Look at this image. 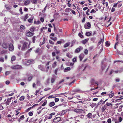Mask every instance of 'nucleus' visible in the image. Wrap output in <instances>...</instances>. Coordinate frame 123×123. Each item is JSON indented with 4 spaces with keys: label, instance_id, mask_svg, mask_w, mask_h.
<instances>
[{
    "label": "nucleus",
    "instance_id": "nucleus-1",
    "mask_svg": "<svg viewBox=\"0 0 123 123\" xmlns=\"http://www.w3.org/2000/svg\"><path fill=\"white\" fill-rule=\"evenodd\" d=\"M21 67L19 65H15L12 66L11 68L13 69H19L21 68Z\"/></svg>",
    "mask_w": 123,
    "mask_h": 123
},
{
    "label": "nucleus",
    "instance_id": "nucleus-2",
    "mask_svg": "<svg viewBox=\"0 0 123 123\" xmlns=\"http://www.w3.org/2000/svg\"><path fill=\"white\" fill-rule=\"evenodd\" d=\"M38 30V27L34 26H31L30 29V31L32 32H34Z\"/></svg>",
    "mask_w": 123,
    "mask_h": 123
},
{
    "label": "nucleus",
    "instance_id": "nucleus-3",
    "mask_svg": "<svg viewBox=\"0 0 123 123\" xmlns=\"http://www.w3.org/2000/svg\"><path fill=\"white\" fill-rule=\"evenodd\" d=\"M26 35L28 37H31L34 34V33L31 32L30 31H28L26 32Z\"/></svg>",
    "mask_w": 123,
    "mask_h": 123
},
{
    "label": "nucleus",
    "instance_id": "nucleus-4",
    "mask_svg": "<svg viewBox=\"0 0 123 123\" xmlns=\"http://www.w3.org/2000/svg\"><path fill=\"white\" fill-rule=\"evenodd\" d=\"M28 44V43L25 42H24L23 44L22 48L21 49L22 50H24L25 49L27 48V46Z\"/></svg>",
    "mask_w": 123,
    "mask_h": 123
},
{
    "label": "nucleus",
    "instance_id": "nucleus-5",
    "mask_svg": "<svg viewBox=\"0 0 123 123\" xmlns=\"http://www.w3.org/2000/svg\"><path fill=\"white\" fill-rule=\"evenodd\" d=\"M91 26L89 22H87L86 25H85L84 27L86 29H90L91 27Z\"/></svg>",
    "mask_w": 123,
    "mask_h": 123
},
{
    "label": "nucleus",
    "instance_id": "nucleus-6",
    "mask_svg": "<svg viewBox=\"0 0 123 123\" xmlns=\"http://www.w3.org/2000/svg\"><path fill=\"white\" fill-rule=\"evenodd\" d=\"M61 120V118L60 117H55L53 119V122L55 123H57Z\"/></svg>",
    "mask_w": 123,
    "mask_h": 123
},
{
    "label": "nucleus",
    "instance_id": "nucleus-7",
    "mask_svg": "<svg viewBox=\"0 0 123 123\" xmlns=\"http://www.w3.org/2000/svg\"><path fill=\"white\" fill-rule=\"evenodd\" d=\"M9 49L10 51H12L14 49V47L13 45L11 43L9 44Z\"/></svg>",
    "mask_w": 123,
    "mask_h": 123
},
{
    "label": "nucleus",
    "instance_id": "nucleus-8",
    "mask_svg": "<svg viewBox=\"0 0 123 123\" xmlns=\"http://www.w3.org/2000/svg\"><path fill=\"white\" fill-rule=\"evenodd\" d=\"M34 18V16H31V17L28 19V22L29 23H32V20Z\"/></svg>",
    "mask_w": 123,
    "mask_h": 123
},
{
    "label": "nucleus",
    "instance_id": "nucleus-9",
    "mask_svg": "<svg viewBox=\"0 0 123 123\" xmlns=\"http://www.w3.org/2000/svg\"><path fill=\"white\" fill-rule=\"evenodd\" d=\"M83 48L81 46H80L76 49L75 52L76 53H79L80 51Z\"/></svg>",
    "mask_w": 123,
    "mask_h": 123
},
{
    "label": "nucleus",
    "instance_id": "nucleus-10",
    "mask_svg": "<svg viewBox=\"0 0 123 123\" xmlns=\"http://www.w3.org/2000/svg\"><path fill=\"white\" fill-rule=\"evenodd\" d=\"M25 118L24 116V115H22L18 119V123H20L21 120H23Z\"/></svg>",
    "mask_w": 123,
    "mask_h": 123
},
{
    "label": "nucleus",
    "instance_id": "nucleus-11",
    "mask_svg": "<svg viewBox=\"0 0 123 123\" xmlns=\"http://www.w3.org/2000/svg\"><path fill=\"white\" fill-rule=\"evenodd\" d=\"M117 118L116 117H113L112 118V121H115V123H118V121H117Z\"/></svg>",
    "mask_w": 123,
    "mask_h": 123
},
{
    "label": "nucleus",
    "instance_id": "nucleus-12",
    "mask_svg": "<svg viewBox=\"0 0 123 123\" xmlns=\"http://www.w3.org/2000/svg\"><path fill=\"white\" fill-rule=\"evenodd\" d=\"M84 56V55L83 54H81L79 56V57L80 59V61H81L83 58Z\"/></svg>",
    "mask_w": 123,
    "mask_h": 123
},
{
    "label": "nucleus",
    "instance_id": "nucleus-13",
    "mask_svg": "<svg viewBox=\"0 0 123 123\" xmlns=\"http://www.w3.org/2000/svg\"><path fill=\"white\" fill-rule=\"evenodd\" d=\"M71 44V43L70 42H68L65 44H64L63 45V46L64 48H66L70 45Z\"/></svg>",
    "mask_w": 123,
    "mask_h": 123
},
{
    "label": "nucleus",
    "instance_id": "nucleus-14",
    "mask_svg": "<svg viewBox=\"0 0 123 123\" xmlns=\"http://www.w3.org/2000/svg\"><path fill=\"white\" fill-rule=\"evenodd\" d=\"M71 70V68L70 67H67L65 68L64 70V71L65 72H68Z\"/></svg>",
    "mask_w": 123,
    "mask_h": 123
},
{
    "label": "nucleus",
    "instance_id": "nucleus-15",
    "mask_svg": "<svg viewBox=\"0 0 123 123\" xmlns=\"http://www.w3.org/2000/svg\"><path fill=\"white\" fill-rule=\"evenodd\" d=\"M28 18V14H26L23 17V20L25 21L26 19Z\"/></svg>",
    "mask_w": 123,
    "mask_h": 123
},
{
    "label": "nucleus",
    "instance_id": "nucleus-16",
    "mask_svg": "<svg viewBox=\"0 0 123 123\" xmlns=\"http://www.w3.org/2000/svg\"><path fill=\"white\" fill-rule=\"evenodd\" d=\"M30 0H27L25 1L24 3V4L25 5H27L30 3Z\"/></svg>",
    "mask_w": 123,
    "mask_h": 123
},
{
    "label": "nucleus",
    "instance_id": "nucleus-17",
    "mask_svg": "<svg viewBox=\"0 0 123 123\" xmlns=\"http://www.w3.org/2000/svg\"><path fill=\"white\" fill-rule=\"evenodd\" d=\"M11 101L10 99H7L5 103L6 105H9Z\"/></svg>",
    "mask_w": 123,
    "mask_h": 123
},
{
    "label": "nucleus",
    "instance_id": "nucleus-18",
    "mask_svg": "<svg viewBox=\"0 0 123 123\" xmlns=\"http://www.w3.org/2000/svg\"><path fill=\"white\" fill-rule=\"evenodd\" d=\"M38 68L42 71H44V69L43 68V65H39L38 66Z\"/></svg>",
    "mask_w": 123,
    "mask_h": 123
},
{
    "label": "nucleus",
    "instance_id": "nucleus-19",
    "mask_svg": "<svg viewBox=\"0 0 123 123\" xmlns=\"http://www.w3.org/2000/svg\"><path fill=\"white\" fill-rule=\"evenodd\" d=\"M89 39L88 38L85 39L82 41V43L85 44L89 40Z\"/></svg>",
    "mask_w": 123,
    "mask_h": 123
},
{
    "label": "nucleus",
    "instance_id": "nucleus-20",
    "mask_svg": "<svg viewBox=\"0 0 123 123\" xmlns=\"http://www.w3.org/2000/svg\"><path fill=\"white\" fill-rule=\"evenodd\" d=\"M2 47L5 49H7L8 48V45L6 43H4L2 45Z\"/></svg>",
    "mask_w": 123,
    "mask_h": 123
},
{
    "label": "nucleus",
    "instance_id": "nucleus-21",
    "mask_svg": "<svg viewBox=\"0 0 123 123\" xmlns=\"http://www.w3.org/2000/svg\"><path fill=\"white\" fill-rule=\"evenodd\" d=\"M67 56L69 58H71L72 57V55L69 53H68L66 54Z\"/></svg>",
    "mask_w": 123,
    "mask_h": 123
},
{
    "label": "nucleus",
    "instance_id": "nucleus-22",
    "mask_svg": "<svg viewBox=\"0 0 123 123\" xmlns=\"http://www.w3.org/2000/svg\"><path fill=\"white\" fill-rule=\"evenodd\" d=\"M55 103L54 102H50L49 103V105L51 107L55 105Z\"/></svg>",
    "mask_w": 123,
    "mask_h": 123
},
{
    "label": "nucleus",
    "instance_id": "nucleus-23",
    "mask_svg": "<svg viewBox=\"0 0 123 123\" xmlns=\"http://www.w3.org/2000/svg\"><path fill=\"white\" fill-rule=\"evenodd\" d=\"M71 10V9L69 8H67L65 10V11L67 12H69Z\"/></svg>",
    "mask_w": 123,
    "mask_h": 123
},
{
    "label": "nucleus",
    "instance_id": "nucleus-24",
    "mask_svg": "<svg viewBox=\"0 0 123 123\" xmlns=\"http://www.w3.org/2000/svg\"><path fill=\"white\" fill-rule=\"evenodd\" d=\"M102 70H104L105 69L106 66V64L103 65V63L102 62Z\"/></svg>",
    "mask_w": 123,
    "mask_h": 123
},
{
    "label": "nucleus",
    "instance_id": "nucleus-25",
    "mask_svg": "<svg viewBox=\"0 0 123 123\" xmlns=\"http://www.w3.org/2000/svg\"><path fill=\"white\" fill-rule=\"evenodd\" d=\"M95 80L94 79H92L91 81V83L92 85H94L95 84Z\"/></svg>",
    "mask_w": 123,
    "mask_h": 123
},
{
    "label": "nucleus",
    "instance_id": "nucleus-26",
    "mask_svg": "<svg viewBox=\"0 0 123 123\" xmlns=\"http://www.w3.org/2000/svg\"><path fill=\"white\" fill-rule=\"evenodd\" d=\"M114 95V94L113 93L111 94H109L107 95H108L109 96V97L110 98H111Z\"/></svg>",
    "mask_w": 123,
    "mask_h": 123
},
{
    "label": "nucleus",
    "instance_id": "nucleus-27",
    "mask_svg": "<svg viewBox=\"0 0 123 123\" xmlns=\"http://www.w3.org/2000/svg\"><path fill=\"white\" fill-rule=\"evenodd\" d=\"M16 59V57L14 56H12L11 58V60L12 61H15Z\"/></svg>",
    "mask_w": 123,
    "mask_h": 123
},
{
    "label": "nucleus",
    "instance_id": "nucleus-28",
    "mask_svg": "<svg viewBox=\"0 0 123 123\" xmlns=\"http://www.w3.org/2000/svg\"><path fill=\"white\" fill-rule=\"evenodd\" d=\"M5 7L6 9L7 10H9L11 9V7L10 6L8 5H5Z\"/></svg>",
    "mask_w": 123,
    "mask_h": 123
},
{
    "label": "nucleus",
    "instance_id": "nucleus-29",
    "mask_svg": "<svg viewBox=\"0 0 123 123\" xmlns=\"http://www.w3.org/2000/svg\"><path fill=\"white\" fill-rule=\"evenodd\" d=\"M38 0H31V2L32 4H36L37 3Z\"/></svg>",
    "mask_w": 123,
    "mask_h": 123
},
{
    "label": "nucleus",
    "instance_id": "nucleus-30",
    "mask_svg": "<svg viewBox=\"0 0 123 123\" xmlns=\"http://www.w3.org/2000/svg\"><path fill=\"white\" fill-rule=\"evenodd\" d=\"M106 109L105 106L104 105L103 106H102L101 109V111H104Z\"/></svg>",
    "mask_w": 123,
    "mask_h": 123
},
{
    "label": "nucleus",
    "instance_id": "nucleus-31",
    "mask_svg": "<svg viewBox=\"0 0 123 123\" xmlns=\"http://www.w3.org/2000/svg\"><path fill=\"white\" fill-rule=\"evenodd\" d=\"M104 41V39L103 38V39H101L99 41L98 43V45H100L101 43L102 42V43H103V42Z\"/></svg>",
    "mask_w": 123,
    "mask_h": 123
},
{
    "label": "nucleus",
    "instance_id": "nucleus-32",
    "mask_svg": "<svg viewBox=\"0 0 123 123\" xmlns=\"http://www.w3.org/2000/svg\"><path fill=\"white\" fill-rule=\"evenodd\" d=\"M92 114L91 113H89L87 115L88 118H91L92 117Z\"/></svg>",
    "mask_w": 123,
    "mask_h": 123
},
{
    "label": "nucleus",
    "instance_id": "nucleus-33",
    "mask_svg": "<svg viewBox=\"0 0 123 123\" xmlns=\"http://www.w3.org/2000/svg\"><path fill=\"white\" fill-rule=\"evenodd\" d=\"M77 57H75L74 58L72 59V61L73 62H75L77 61Z\"/></svg>",
    "mask_w": 123,
    "mask_h": 123
},
{
    "label": "nucleus",
    "instance_id": "nucleus-34",
    "mask_svg": "<svg viewBox=\"0 0 123 123\" xmlns=\"http://www.w3.org/2000/svg\"><path fill=\"white\" fill-rule=\"evenodd\" d=\"M36 36H34L32 37V42L33 43H34L36 41Z\"/></svg>",
    "mask_w": 123,
    "mask_h": 123
},
{
    "label": "nucleus",
    "instance_id": "nucleus-35",
    "mask_svg": "<svg viewBox=\"0 0 123 123\" xmlns=\"http://www.w3.org/2000/svg\"><path fill=\"white\" fill-rule=\"evenodd\" d=\"M34 23L35 24H40L41 22L39 21H38L37 22H36L35 21H34Z\"/></svg>",
    "mask_w": 123,
    "mask_h": 123
},
{
    "label": "nucleus",
    "instance_id": "nucleus-36",
    "mask_svg": "<svg viewBox=\"0 0 123 123\" xmlns=\"http://www.w3.org/2000/svg\"><path fill=\"white\" fill-rule=\"evenodd\" d=\"M57 62H54L52 64V67L53 68H55Z\"/></svg>",
    "mask_w": 123,
    "mask_h": 123
},
{
    "label": "nucleus",
    "instance_id": "nucleus-37",
    "mask_svg": "<svg viewBox=\"0 0 123 123\" xmlns=\"http://www.w3.org/2000/svg\"><path fill=\"white\" fill-rule=\"evenodd\" d=\"M50 38L51 39L53 40L54 41H55L57 40V38L56 37H51Z\"/></svg>",
    "mask_w": 123,
    "mask_h": 123
},
{
    "label": "nucleus",
    "instance_id": "nucleus-38",
    "mask_svg": "<svg viewBox=\"0 0 123 123\" xmlns=\"http://www.w3.org/2000/svg\"><path fill=\"white\" fill-rule=\"evenodd\" d=\"M80 91V90L79 89H76L74 90H73L72 91V92H79V91Z\"/></svg>",
    "mask_w": 123,
    "mask_h": 123
},
{
    "label": "nucleus",
    "instance_id": "nucleus-39",
    "mask_svg": "<svg viewBox=\"0 0 123 123\" xmlns=\"http://www.w3.org/2000/svg\"><path fill=\"white\" fill-rule=\"evenodd\" d=\"M80 109H75L74 110V111L77 113H79V112H80Z\"/></svg>",
    "mask_w": 123,
    "mask_h": 123
},
{
    "label": "nucleus",
    "instance_id": "nucleus-40",
    "mask_svg": "<svg viewBox=\"0 0 123 123\" xmlns=\"http://www.w3.org/2000/svg\"><path fill=\"white\" fill-rule=\"evenodd\" d=\"M20 28L21 30L25 29V27L24 25H21L20 26Z\"/></svg>",
    "mask_w": 123,
    "mask_h": 123
},
{
    "label": "nucleus",
    "instance_id": "nucleus-41",
    "mask_svg": "<svg viewBox=\"0 0 123 123\" xmlns=\"http://www.w3.org/2000/svg\"><path fill=\"white\" fill-rule=\"evenodd\" d=\"M44 43H45L44 39V40H43V41L42 42H41L40 43V46L41 47V45H42L43 44H44Z\"/></svg>",
    "mask_w": 123,
    "mask_h": 123
},
{
    "label": "nucleus",
    "instance_id": "nucleus-42",
    "mask_svg": "<svg viewBox=\"0 0 123 123\" xmlns=\"http://www.w3.org/2000/svg\"><path fill=\"white\" fill-rule=\"evenodd\" d=\"M105 44L106 45L107 47H109L110 45V43L108 41L106 42Z\"/></svg>",
    "mask_w": 123,
    "mask_h": 123
},
{
    "label": "nucleus",
    "instance_id": "nucleus-43",
    "mask_svg": "<svg viewBox=\"0 0 123 123\" xmlns=\"http://www.w3.org/2000/svg\"><path fill=\"white\" fill-rule=\"evenodd\" d=\"M25 99V97L24 96H22L21 97L19 98V100L20 101H22Z\"/></svg>",
    "mask_w": 123,
    "mask_h": 123
},
{
    "label": "nucleus",
    "instance_id": "nucleus-44",
    "mask_svg": "<svg viewBox=\"0 0 123 123\" xmlns=\"http://www.w3.org/2000/svg\"><path fill=\"white\" fill-rule=\"evenodd\" d=\"M103 100L101 99L100 100L99 102L98 103V105H99L100 104H101V103L102 104L103 103Z\"/></svg>",
    "mask_w": 123,
    "mask_h": 123
},
{
    "label": "nucleus",
    "instance_id": "nucleus-45",
    "mask_svg": "<svg viewBox=\"0 0 123 123\" xmlns=\"http://www.w3.org/2000/svg\"><path fill=\"white\" fill-rule=\"evenodd\" d=\"M47 104V100H46L42 105V106H44L45 105Z\"/></svg>",
    "mask_w": 123,
    "mask_h": 123
},
{
    "label": "nucleus",
    "instance_id": "nucleus-46",
    "mask_svg": "<svg viewBox=\"0 0 123 123\" xmlns=\"http://www.w3.org/2000/svg\"><path fill=\"white\" fill-rule=\"evenodd\" d=\"M33 108V107H30V108H28L26 110V111L27 112L30 111L31 108Z\"/></svg>",
    "mask_w": 123,
    "mask_h": 123
},
{
    "label": "nucleus",
    "instance_id": "nucleus-47",
    "mask_svg": "<svg viewBox=\"0 0 123 123\" xmlns=\"http://www.w3.org/2000/svg\"><path fill=\"white\" fill-rule=\"evenodd\" d=\"M84 53L86 55L88 53V51L87 49H85V50L84 51Z\"/></svg>",
    "mask_w": 123,
    "mask_h": 123
},
{
    "label": "nucleus",
    "instance_id": "nucleus-48",
    "mask_svg": "<svg viewBox=\"0 0 123 123\" xmlns=\"http://www.w3.org/2000/svg\"><path fill=\"white\" fill-rule=\"evenodd\" d=\"M0 61L1 62H3L4 61V58L2 57H0Z\"/></svg>",
    "mask_w": 123,
    "mask_h": 123
},
{
    "label": "nucleus",
    "instance_id": "nucleus-49",
    "mask_svg": "<svg viewBox=\"0 0 123 123\" xmlns=\"http://www.w3.org/2000/svg\"><path fill=\"white\" fill-rule=\"evenodd\" d=\"M91 34V33L89 32H87L86 33V35L87 36H90Z\"/></svg>",
    "mask_w": 123,
    "mask_h": 123
},
{
    "label": "nucleus",
    "instance_id": "nucleus-50",
    "mask_svg": "<svg viewBox=\"0 0 123 123\" xmlns=\"http://www.w3.org/2000/svg\"><path fill=\"white\" fill-rule=\"evenodd\" d=\"M65 113V111L63 110L62 111V112L61 114V116L64 115Z\"/></svg>",
    "mask_w": 123,
    "mask_h": 123
},
{
    "label": "nucleus",
    "instance_id": "nucleus-51",
    "mask_svg": "<svg viewBox=\"0 0 123 123\" xmlns=\"http://www.w3.org/2000/svg\"><path fill=\"white\" fill-rule=\"evenodd\" d=\"M67 94V92H65L64 93H62L60 94H57L56 95H64L65 94Z\"/></svg>",
    "mask_w": 123,
    "mask_h": 123
},
{
    "label": "nucleus",
    "instance_id": "nucleus-52",
    "mask_svg": "<svg viewBox=\"0 0 123 123\" xmlns=\"http://www.w3.org/2000/svg\"><path fill=\"white\" fill-rule=\"evenodd\" d=\"M59 100V99L58 98H55V102H58Z\"/></svg>",
    "mask_w": 123,
    "mask_h": 123
},
{
    "label": "nucleus",
    "instance_id": "nucleus-53",
    "mask_svg": "<svg viewBox=\"0 0 123 123\" xmlns=\"http://www.w3.org/2000/svg\"><path fill=\"white\" fill-rule=\"evenodd\" d=\"M8 11L9 12H10L11 13V14L15 15V13L14 12H13L12 11L10 10H8Z\"/></svg>",
    "mask_w": 123,
    "mask_h": 123
},
{
    "label": "nucleus",
    "instance_id": "nucleus-54",
    "mask_svg": "<svg viewBox=\"0 0 123 123\" xmlns=\"http://www.w3.org/2000/svg\"><path fill=\"white\" fill-rule=\"evenodd\" d=\"M19 11L20 12V13L21 14H22L23 13L22 12V8L20 7L19 9Z\"/></svg>",
    "mask_w": 123,
    "mask_h": 123
},
{
    "label": "nucleus",
    "instance_id": "nucleus-55",
    "mask_svg": "<svg viewBox=\"0 0 123 123\" xmlns=\"http://www.w3.org/2000/svg\"><path fill=\"white\" fill-rule=\"evenodd\" d=\"M106 105L107 106H109L110 105L112 106V105L111 103H109L108 102L106 103Z\"/></svg>",
    "mask_w": 123,
    "mask_h": 123
},
{
    "label": "nucleus",
    "instance_id": "nucleus-56",
    "mask_svg": "<svg viewBox=\"0 0 123 123\" xmlns=\"http://www.w3.org/2000/svg\"><path fill=\"white\" fill-rule=\"evenodd\" d=\"M10 71H6L5 73V74L6 75H8L10 73Z\"/></svg>",
    "mask_w": 123,
    "mask_h": 123
},
{
    "label": "nucleus",
    "instance_id": "nucleus-57",
    "mask_svg": "<svg viewBox=\"0 0 123 123\" xmlns=\"http://www.w3.org/2000/svg\"><path fill=\"white\" fill-rule=\"evenodd\" d=\"M55 97V96L53 95L50 96L48 97V98H54Z\"/></svg>",
    "mask_w": 123,
    "mask_h": 123
},
{
    "label": "nucleus",
    "instance_id": "nucleus-58",
    "mask_svg": "<svg viewBox=\"0 0 123 123\" xmlns=\"http://www.w3.org/2000/svg\"><path fill=\"white\" fill-rule=\"evenodd\" d=\"M50 89V88L47 87L46 88H45L44 89V91H48V90H49Z\"/></svg>",
    "mask_w": 123,
    "mask_h": 123
},
{
    "label": "nucleus",
    "instance_id": "nucleus-59",
    "mask_svg": "<svg viewBox=\"0 0 123 123\" xmlns=\"http://www.w3.org/2000/svg\"><path fill=\"white\" fill-rule=\"evenodd\" d=\"M33 113L31 111H30L29 113V115L30 116H32L33 115Z\"/></svg>",
    "mask_w": 123,
    "mask_h": 123
},
{
    "label": "nucleus",
    "instance_id": "nucleus-60",
    "mask_svg": "<svg viewBox=\"0 0 123 123\" xmlns=\"http://www.w3.org/2000/svg\"><path fill=\"white\" fill-rule=\"evenodd\" d=\"M55 81V79L53 78H52L51 80V82L52 83H53Z\"/></svg>",
    "mask_w": 123,
    "mask_h": 123
},
{
    "label": "nucleus",
    "instance_id": "nucleus-61",
    "mask_svg": "<svg viewBox=\"0 0 123 123\" xmlns=\"http://www.w3.org/2000/svg\"><path fill=\"white\" fill-rule=\"evenodd\" d=\"M96 12V11L95 10H94V9H92L90 12L91 13H94V12L95 13Z\"/></svg>",
    "mask_w": 123,
    "mask_h": 123
},
{
    "label": "nucleus",
    "instance_id": "nucleus-62",
    "mask_svg": "<svg viewBox=\"0 0 123 123\" xmlns=\"http://www.w3.org/2000/svg\"><path fill=\"white\" fill-rule=\"evenodd\" d=\"M27 63L29 64H31L32 63V60H29L27 61Z\"/></svg>",
    "mask_w": 123,
    "mask_h": 123
},
{
    "label": "nucleus",
    "instance_id": "nucleus-63",
    "mask_svg": "<svg viewBox=\"0 0 123 123\" xmlns=\"http://www.w3.org/2000/svg\"><path fill=\"white\" fill-rule=\"evenodd\" d=\"M117 4L118 3L114 4L113 7H116L117 6Z\"/></svg>",
    "mask_w": 123,
    "mask_h": 123
},
{
    "label": "nucleus",
    "instance_id": "nucleus-64",
    "mask_svg": "<svg viewBox=\"0 0 123 123\" xmlns=\"http://www.w3.org/2000/svg\"><path fill=\"white\" fill-rule=\"evenodd\" d=\"M108 123H111V120L110 118H109L107 120Z\"/></svg>",
    "mask_w": 123,
    "mask_h": 123
}]
</instances>
